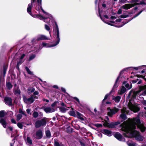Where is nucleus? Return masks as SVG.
I'll list each match as a JSON object with an SVG mask.
<instances>
[{"mask_svg":"<svg viewBox=\"0 0 146 146\" xmlns=\"http://www.w3.org/2000/svg\"><path fill=\"white\" fill-rule=\"evenodd\" d=\"M37 40L38 41L41 40H50V39L44 35H39L37 36Z\"/></svg>","mask_w":146,"mask_h":146,"instance_id":"4468645a","label":"nucleus"},{"mask_svg":"<svg viewBox=\"0 0 146 146\" xmlns=\"http://www.w3.org/2000/svg\"><path fill=\"white\" fill-rule=\"evenodd\" d=\"M121 98V97L119 96H117L116 97H113L112 99L114 100L115 102H118L120 101V100Z\"/></svg>","mask_w":146,"mask_h":146,"instance_id":"5701e85b","label":"nucleus"},{"mask_svg":"<svg viewBox=\"0 0 146 146\" xmlns=\"http://www.w3.org/2000/svg\"><path fill=\"white\" fill-rule=\"evenodd\" d=\"M137 77H141L142 78H143L145 81H146V78H144V76L141 75H137Z\"/></svg>","mask_w":146,"mask_h":146,"instance_id":"09e8293b","label":"nucleus"},{"mask_svg":"<svg viewBox=\"0 0 146 146\" xmlns=\"http://www.w3.org/2000/svg\"><path fill=\"white\" fill-rule=\"evenodd\" d=\"M38 93H39L38 91H35L34 92L33 95L35 96L38 95Z\"/></svg>","mask_w":146,"mask_h":146,"instance_id":"864d4df0","label":"nucleus"},{"mask_svg":"<svg viewBox=\"0 0 146 146\" xmlns=\"http://www.w3.org/2000/svg\"><path fill=\"white\" fill-rule=\"evenodd\" d=\"M99 15L100 17V18H101V19L103 21H104V20L102 19V13H101V12L100 11V10L99 9Z\"/></svg>","mask_w":146,"mask_h":146,"instance_id":"49530a36","label":"nucleus"},{"mask_svg":"<svg viewBox=\"0 0 146 146\" xmlns=\"http://www.w3.org/2000/svg\"><path fill=\"white\" fill-rule=\"evenodd\" d=\"M35 90V88H29L28 89V91L29 93L33 92Z\"/></svg>","mask_w":146,"mask_h":146,"instance_id":"72a5a7b5","label":"nucleus"},{"mask_svg":"<svg viewBox=\"0 0 146 146\" xmlns=\"http://www.w3.org/2000/svg\"><path fill=\"white\" fill-rule=\"evenodd\" d=\"M57 103V102H54L52 104L51 106L52 107H55Z\"/></svg>","mask_w":146,"mask_h":146,"instance_id":"3c124183","label":"nucleus"},{"mask_svg":"<svg viewBox=\"0 0 146 146\" xmlns=\"http://www.w3.org/2000/svg\"><path fill=\"white\" fill-rule=\"evenodd\" d=\"M145 90L144 92L141 93V94L143 96L146 95V85L143 86H140L139 88V90L136 92H134L133 90H131L128 95V97L129 98H131V99L135 98L136 95L139 94L143 90Z\"/></svg>","mask_w":146,"mask_h":146,"instance_id":"7ed1b4c3","label":"nucleus"},{"mask_svg":"<svg viewBox=\"0 0 146 146\" xmlns=\"http://www.w3.org/2000/svg\"><path fill=\"white\" fill-rule=\"evenodd\" d=\"M17 130H15V131H14L12 132L11 133V137H14L15 136L14 134H17Z\"/></svg>","mask_w":146,"mask_h":146,"instance_id":"ea45409f","label":"nucleus"},{"mask_svg":"<svg viewBox=\"0 0 146 146\" xmlns=\"http://www.w3.org/2000/svg\"><path fill=\"white\" fill-rule=\"evenodd\" d=\"M121 112L122 113L121 114L120 117L123 120H125L126 119L125 114L127 113L128 111L126 108H123L121 110Z\"/></svg>","mask_w":146,"mask_h":146,"instance_id":"9d476101","label":"nucleus"},{"mask_svg":"<svg viewBox=\"0 0 146 146\" xmlns=\"http://www.w3.org/2000/svg\"><path fill=\"white\" fill-rule=\"evenodd\" d=\"M13 92L15 94L17 95H19L20 93L19 89L18 87L14 88Z\"/></svg>","mask_w":146,"mask_h":146,"instance_id":"412c9836","label":"nucleus"},{"mask_svg":"<svg viewBox=\"0 0 146 146\" xmlns=\"http://www.w3.org/2000/svg\"><path fill=\"white\" fill-rule=\"evenodd\" d=\"M119 77H120V76H119L117 77V78L116 80V81L115 82V84H114V86H113V88H116L118 86V84L117 83V82L118 81Z\"/></svg>","mask_w":146,"mask_h":146,"instance_id":"c756f323","label":"nucleus"},{"mask_svg":"<svg viewBox=\"0 0 146 146\" xmlns=\"http://www.w3.org/2000/svg\"><path fill=\"white\" fill-rule=\"evenodd\" d=\"M22 115L21 114H18L17 115V120H19L22 117Z\"/></svg>","mask_w":146,"mask_h":146,"instance_id":"a19ab883","label":"nucleus"},{"mask_svg":"<svg viewBox=\"0 0 146 146\" xmlns=\"http://www.w3.org/2000/svg\"><path fill=\"white\" fill-rule=\"evenodd\" d=\"M60 111L62 112H64L66 110V109L64 107L59 108Z\"/></svg>","mask_w":146,"mask_h":146,"instance_id":"2f4dec72","label":"nucleus"},{"mask_svg":"<svg viewBox=\"0 0 146 146\" xmlns=\"http://www.w3.org/2000/svg\"><path fill=\"white\" fill-rule=\"evenodd\" d=\"M46 123V118L44 117L40 120H38L35 122V126L36 128L40 127L41 126L45 125Z\"/></svg>","mask_w":146,"mask_h":146,"instance_id":"423d86ee","label":"nucleus"},{"mask_svg":"<svg viewBox=\"0 0 146 146\" xmlns=\"http://www.w3.org/2000/svg\"><path fill=\"white\" fill-rule=\"evenodd\" d=\"M27 112L28 114H30L31 110L29 109H28L27 110Z\"/></svg>","mask_w":146,"mask_h":146,"instance_id":"0e129e2a","label":"nucleus"},{"mask_svg":"<svg viewBox=\"0 0 146 146\" xmlns=\"http://www.w3.org/2000/svg\"><path fill=\"white\" fill-rule=\"evenodd\" d=\"M73 98L76 100L79 103H80V101L79 99L77 98V97H74Z\"/></svg>","mask_w":146,"mask_h":146,"instance_id":"4d7b16f0","label":"nucleus"},{"mask_svg":"<svg viewBox=\"0 0 146 146\" xmlns=\"http://www.w3.org/2000/svg\"><path fill=\"white\" fill-rule=\"evenodd\" d=\"M114 124L115 126L117 125L118 124H119L120 123L119 122H117L115 123H114Z\"/></svg>","mask_w":146,"mask_h":146,"instance_id":"e2e57ef3","label":"nucleus"},{"mask_svg":"<svg viewBox=\"0 0 146 146\" xmlns=\"http://www.w3.org/2000/svg\"><path fill=\"white\" fill-rule=\"evenodd\" d=\"M121 21V19H117L115 21V22H120Z\"/></svg>","mask_w":146,"mask_h":146,"instance_id":"69168bd1","label":"nucleus"},{"mask_svg":"<svg viewBox=\"0 0 146 146\" xmlns=\"http://www.w3.org/2000/svg\"><path fill=\"white\" fill-rule=\"evenodd\" d=\"M119 110L118 109L115 108L112 109H111L110 108H108V110H109L108 113V115L110 117H112L113 115L117 113Z\"/></svg>","mask_w":146,"mask_h":146,"instance_id":"1a4fd4ad","label":"nucleus"},{"mask_svg":"<svg viewBox=\"0 0 146 146\" xmlns=\"http://www.w3.org/2000/svg\"><path fill=\"white\" fill-rule=\"evenodd\" d=\"M27 141L29 144L31 145L32 144V140L29 137H27Z\"/></svg>","mask_w":146,"mask_h":146,"instance_id":"f704fd0d","label":"nucleus"},{"mask_svg":"<svg viewBox=\"0 0 146 146\" xmlns=\"http://www.w3.org/2000/svg\"><path fill=\"white\" fill-rule=\"evenodd\" d=\"M120 17L121 18H125L127 17V15H122Z\"/></svg>","mask_w":146,"mask_h":146,"instance_id":"052dcab7","label":"nucleus"},{"mask_svg":"<svg viewBox=\"0 0 146 146\" xmlns=\"http://www.w3.org/2000/svg\"><path fill=\"white\" fill-rule=\"evenodd\" d=\"M45 29L48 31H49L50 30V28L49 26L46 25H45Z\"/></svg>","mask_w":146,"mask_h":146,"instance_id":"37998d69","label":"nucleus"},{"mask_svg":"<svg viewBox=\"0 0 146 146\" xmlns=\"http://www.w3.org/2000/svg\"><path fill=\"white\" fill-rule=\"evenodd\" d=\"M23 61L22 60H21L20 59L19 61L17 62V66H18L19 65H20L22 64V63L23 62Z\"/></svg>","mask_w":146,"mask_h":146,"instance_id":"de8ad7c7","label":"nucleus"},{"mask_svg":"<svg viewBox=\"0 0 146 146\" xmlns=\"http://www.w3.org/2000/svg\"><path fill=\"white\" fill-rule=\"evenodd\" d=\"M128 106L129 109L134 112H137L139 110V108L132 99L130 100L128 104Z\"/></svg>","mask_w":146,"mask_h":146,"instance_id":"39448f33","label":"nucleus"},{"mask_svg":"<svg viewBox=\"0 0 146 146\" xmlns=\"http://www.w3.org/2000/svg\"><path fill=\"white\" fill-rule=\"evenodd\" d=\"M37 1L39 5V6H40L41 10L43 12V13L45 14V15L43 16L44 17H45L44 19H44V22L46 23H47L48 22L46 21L45 19H47L48 18L50 19V17L52 18V17L50 14L46 12L42 9L41 5V4L42 0H37Z\"/></svg>","mask_w":146,"mask_h":146,"instance_id":"0eeeda50","label":"nucleus"},{"mask_svg":"<svg viewBox=\"0 0 146 146\" xmlns=\"http://www.w3.org/2000/svg\"><path fill=\"white\" fill-rule=\"evenodd\" d=\"M35 56H36L35 54H32V55H31L29 56V60L31 61V60H33V59L34 58H35Z\"/></svg>","mask_w":146,"mask_h":146,"instance_id":"c9c22d12","label":"nucleus"},{"mask_svg":"<svg viewBox=\"0 0 146 146\" xmlns=\"http://www.w3.org/2000/svg\"><path fill=\"white\" fill-rule=\"evenodd\" d=\"M38 115V112L35 111L34 112L33 114V117L35 118L37 117Z\"/></svg>","mask_w":146,"mask_h":146,"instance_id":"58836bf2","label":"nucleus"},{"mask_svg":"<svg viewBox=\"0 0 146 146\" xmlns=\"http://www.w3.org/2000/svg\"><path fill=\"white\" fill-rule=\"evenodd\" d=\"M55 27L54 28V34L55 35L56 37V38L57 41L56 43L53 45L49 46V44L47 43L43 42L42 45L43 47H50L55 46L58 44L60 41L59 37V31L57 23L55 22Z\"/></svg>","mask_w":146,"mask_h":146,"instance_id":"f03ea898","label":"nucleus"},{"mask_svg":"<svg viewBox=\"0 0 146 146\" xmlns=\"http://www.w3.org/2000/svg\"><path fill=\"white\" fill-rule=\"evenodd\" d=\"M0 123L3 125V127L6 128V127L7 123L5 120L3 119H1L0 120Z\"/></svg>","mask_w":146,"mask_h":146,"instance_id":"aec40b11","label":"nucleus"},{"mask_svg":"<svg viewBox=\"0 0 146 146\" xmlns=\"http://www.w3.org/2000/svg\"><path fill=\"white\" fill-rule=\"evenodd\" d=\"M44 111L47 113H49L54 112L55 110L53 108L46 107L44 109Z\"/></svg>","mask_w":146,"mask_h":146,"instance_id":"2eb2a0df","label":"nucleus"},{"mask_svg":"<svg viewBox=\"0 0 146 146\" xmlns=\"http://www.w3.org/2000/svg\"><path fill=\"white\" fill-rule=\"evenodd\" d=\"M19 112L20 113H21L23 114L24 115L25 113L23 111H22L21 109H19Z\"/></svg>","mask_w":146,"mask_h":146,"instance_id":"5fc2aeb1","label":"nucleus"},{"mask_svg":"<svg viewBox=\"0 0 146 146\" xmlns=\"http://www.w3.org/2000/svg\"><path fill=\"white\" fill-rule=\"evenodd\" d=\"M18 127L20 128L21 129L23 128V125L21 123H18L17 124Z\"/></svg>","mask_w":146,"mask_h":146,"instance_id":"79ce46f5","label":"nucleus"},{"mask_svg":"<svg viewBox=\"0 0 146 146\" xmlns=\"http://www.w3.org/2000/svg\"><path fill=\"white\" fill-rule=\"evenodd\" d=\"M5 103L9 106H11L12 104V100L9 97H5L4 99Z\"/></svg>","mask_w":146,"mask_h":146,"instance_id":"f8f14e48","label":"nucleus"},{"mask_svg":"<svg viewBox=\"0 0 146 146\" xmlns=\"http://www.w3.org/2000/svg\"><path fill=\"white\" fill-rule=\"evenodd\" d=\"M12 143H11L10 144L11 146H13L14 143L15 142V140L13 139L12 140Z\"/></svg>","mask_w":146,"mask_h":146,"instance_id":"6e6d98bb","label":"nucleus"},{"mask_svg":"<svg viewBox=\"0 0 146 146\" xmlns=\"http://www.w3.org/2000/svg\"><path fill=\"white\" fill-rule=\"evenodd\" d=\"M102 133L109 136H110L111 135V132L107 129L103 130L102 131Z\"/></svg>","mask_w":146,"mask_h":146,"instance_id":"6ab92c4d","label":"nucleus"},{"mask_svg":"<svg viewBox=\"0 0 146 146\" xmlns=\"http://www.w3.org/2000/svg\"><path fill=\"white\" fill-rule=\"evenodd\" d=\"M54 146H63V145L62 143H59L55 141L54 142Z\"/></svg>","mask_w":146,"mask_h":146,"instance_id":"7c9ffc66","label":"nucleus"},{"mask_svg":"<svg viewBox=\"0 0 146 146\" xmlns=\"http://www.w3.org/2000/svg\"><path fill=\"white\" fill-rule=\"evenodd\" d=\"M119 2L121 3H126V0H119Z\"/></svg>","mask_w":146,"mask_h":146,"instance_id":"603ef678","label":"nucleus"},{"mask_svg":"<svg viewBox=\"0 0 146 146\" xmlns=\"http://www.w3.org/2000/svg\"><path fill=\"white\" fill-rule=\"evenodd\" d=\"M126 91V89L123 86L118 91V94L121 95L124 93Z\"/></svg>","mask_w":146,"mask_h":146,"instance_id":"a211bd4d","label":"nucleus"},{"mask_svg":"<svg viewBox=\"0 0 146 146\" xmlns=\"http://www.w3.org/2000/svg\"><path fill=\"white\" fill-rule=\"evenodd\" d=\"M46 134L47 137H50V132L49 130H47L46 131Z\"/></svg>","mask_w":146,"mask_h":146,"instance_id":"e433bc0d","label":"nucleus"},{"mask_svg":"<svg viewBox=\"0 0 146 146\" xmlns=\"http://www.w3.org/2000/svg\"><path fill=\"white\" fill-rule=\"evenodd\" d=\"M61 90L62 92H66V90L65 88H61Z\"/></svg>","mask_w":146,"mask_h":146,"instance_id":"338daca9","label":"nucleus"},{"mask_svg":"<svg viewBox=\"0 0 146 146\" xmlns=\"http://www.w3.org/2000/svg\"><path fill=\"white\" fill-rule=\"evenodd\" d=\"M7 69V67L6 66H5L3 67V73L5 75L6 73V71Z\"/></svg>","mask_w":146,"mask_h":146,"instance_id":"a18cd8bd","label":"nucleus"},{"mask_svg":"<svg viewBox=\"0 0 146 146\" xmlns=\"http://www.w3.org/2000/svg\"><path fill=\"white\" fill-rule=\"evenodd\" d=\"M142 103L144 105H146V100H144L143 102Z\"/></svg>","mask_w":146,"mask_h":146,"instance_id":"774afa93","label":"nucleus"},{"mask_svg":"<svg viewBox=\"0 0 146 146\" xmlns=\"http://www.w3.org/2000/svg\"><path fill=\"white\" fill-rule=\"evenodd\" d=\"M127 144L128 146H136V144L132 141H128Z\"/></svg>","mask_w":146,"mask_h":146,"instance_id":"b1692460","label":"nucleus"},{"mask_svg":"<svg viewBox=\"0 0 146 146\" xmlns=\"http://www.w3.org/2000/svg\"><path fill=\"white\" fill-rule=\"evenodd\" d=\"M6 86L8 89L9 90L11 89L12 88L13 86L11 83L10 82H7V83Z\"/></svg>","mask_w":146,"mask_h":146,"instance_id":"bb28decb","label":"nucleus"},{"mask_svg":"<svg viewBox=\"0 0 146 146\" xmlns=\"http://www.w3.org/2000/svg\"><path fill=\"white\" fill-rule=\"evenodd\" d=\"M104 125L105 126L109 128H113L115 127L114 123H110L106 121H105L104 123Z\"/></svg>","mask_w":146,"mask_h":146,"instance_id":"dca6fc26","label":"nucleus"},{"mask_svg":"<svg viewBox=\"0 0 146 146\" xmlns=\"http://www.w3.org/2000/svg\"><path fill=\"white\" fill-rule=\"evenodd\" d=\"M25 54H23L22 56H21V58H20V59L21 60H22V59L25 56Z\"/></svg>","mask_w":146,"mask_h":146,"instance_id":"680f3d73","label":"nucleus"},{"mask_svg":"<svg viewBox=\"0 0 146 146\" xmlns=\"http://www.w3.org/2000/svg\"><path fill=\"white\" fill-rule=\"evenodd\" d=\"M136 125L141 132H144L146 129L143 123H141L139 117L130 119L129 118L127 121H125L120 125L121 130L124 132L123 135L126 137L129 138L135 137L138 141L143 140L142 137L139 132L135 130Z\"/></svg>","mask_w":146,"mask_h":146,"instance_id":"f257e3e1","label":"nucleus"},{"mask_svg":"<svg viewBox=\"0 0 146 146\" xmlns=\"http://www.w3.org/2000/svg\"><path fill=\"white\" fill-rule=\"evenodd\" d=\"M25 68L28 74L31 75H32L33 74V73L29 70L28 67H25Z\"/></svg>","mask_w":146,"mask_h":146,"instance_id":"4c0bfd02","label":"nucleus"},{"mask_svg":"<svg viewBox=\"0 0 146 146\" xmlns=\"http://www.w3.org/2000/svg\"><path fill=\"white\" fill-rule=\"evenodd\" d=\"M11 122L13 123H15V124L16 123V121H15V120L13 119H11Z\"/></svg>","mask_w":146,"mask_h":146,"instance_id":"bf43d9fd","label":"nucleus"},{"mask_svg":"<svg viewBox=\"0 0 146 146\" xmlns=\"http://www.w3.org/2000/svg\"><path fill=\"white\" fill-rule=\"evenodd\" d=\"M134 6V5L133 4H127L123 5L121 8L125 10H127Z\"/></svg>","mask_w":146,"mask_h":146,"instance_id":"ddd939ff","label":"nucleus"},{"mask_svg":"<svg viewBox=\"0 0 146 146\" xmlns=\"http://www.w3.org/2000/svg\"><path fill=\"white\" fill-rule=\"evenodd\" d=\"M77 113L78 118L80 119L81 120L83 121L84 120V119L82 117V115L80 113L77 112Z\"/></svg>","mask_w":146,"mask_h":146,"instance_id":"473e14b6","label":"nucleus"},{"mask_svg":"<svg viewBox=\"0 0 146 146\" xmlns=\"http://www.w3.org/2000/svg\"><path fill=\"white\" fill-rule=\"evenodd\" d=\"M146 67V65H143L140 66L138 67H130V68H133L134 69L136 70H137L139 69H143L144 68Z\"/></svg>","mask_w":146,"mask_h":146,"instance_id":"4be33fe9","label":"nucleus"},{"mask_svg":"<svg viewBox=\"0 0 146 146\" xmlns=\"http://www.w3.org/2000/svg\"><path fill=\"white\" fill-rule=\"evenodd\" d=\"M6 114L5 111L2 110L0 111V118L3 117Z\"/></svg>","mask_w":146,"mask_h":146,"instance_id":"c85d7f7f","label":"nucleus"},{"mask_svg":"<svg viewBox=\"0 0 146 146\" xmlns=\"http://www.w3.org/2000/svg\"><path fill=\"white\" fill-rule=\"evenodd\" d=\"M70 114L72 116H75L76 115V114L74 111V110L73 108H72V110L70 111Z\"/></svg>","mask_w":146,"mask_h":146,"instance_id":"cd10ccee","label":"nucleus"},{"mask_svg":"<svg viewBox=\"0 0 146 146\" xmlns=\"http://www.w3.org/2000/svg\"><path fill=\"white\" fill-rule=\"evenodd\" d=\"M114 137L118 140L120 141H124L125 138L119 133H117L114 134Z\"/></svg>","mask_w":146,"mask_h":146,"instance_id":"9b49d317","label":"nucleus"},{"mask_svg":"<svg viewBox=\"0 0 146 146\" xmlns=\"http://www.w3.org/2000/svg\"><path fill=\"white\" fill-rule=\"evenodd\" d=\"M13 130V128L11 126L8 127L6 129V131L8 134H10L11 133L10 131H12Z\"/></svg>","mask_w":146,"mask_h":146,"instance_id":"393cba45","label":"nucleus"},{"mask_svg":"<svg viewBox=\"0 0 146 146\" xmlns=\"http://www.w3.org/2000/svg\"><path fill=\"white\" fill-rule=\"evenodd\" d=\"M36 0H31V3L29 4L28 5V8L27 9L28 13L32 17L35 18H38L40 20H42L44 19L45 17H44L41 14H33L31 12V9L34 3Z\"/></svg>","mask_w":146,"mask_h":146,"instance_id":"20e7f679","label":"nucleus"},{"mask_svg":"<svg viewBox=\"0 0 146 146\" xmlns=\"http://www.w3.org/2000/svg\"><path fill=\"white\" fill-rule=\"evenodd\" d=\"M123 84L124 85L126 88H127L128 89H130L132 88L131 85H129V84L127 83L126 82H123Z\"/></svg>","mask_w":146,"mask_h":146,"instance_id":"a878e982","label":"nucleus"},{"mask_svg":"<svg viewBox=\"0 0 146 146\" xmlns=\"http://www.w3.org/2000/svg\"><path fill=\"white\" fill-rule=\"evenodd\" d=\"M36 136L37 139H40L42 137V132L41 130H39L36 132Z\"/></svg>","mask_w":146,"mask_h":146,"instance_id":"f3484780","label":"nucleus"},{"mask_svg":"<svg viewBox=\"0 0 146 146\" xmlns=\"http://www.w3.org/2000/svg\"><path fill=\"white\" fill-rule=\"evenodd\" d=\"M108 96V94H107L105 96V97H104V99L102 101V103L103 104L104 103V101L105 100H106Z\"/></svg>","mask_w":146,"mask_h":146,"instance_id":"8fccbe9b","label":"nucleus"},{"mask_svg":"<svg viewBox=\"0 0 146 146\" xmlns=\"http://www.w3.org/2000/svg\"><path fill=\"white\" fill-rule=\"evenodd\" d=\"M121 13H122L121 9H119L117 13L118 14H121Z\"/></svg>","mask_w":146,"mask_h":146,"instance_id":"13d9d810","label":"nucleus"},{"mask_svg":"<svg viewBox=\"0 0 146 146\" xmlns=\"http://www.w3.org/2000/svg\"><path fill=\"white\" fill-rule=\"evenodd\" d=\"M36 97L35 96L32 95L29 98H27L25 97H23V98L24 101L25 103L30 104L33 102L34 101V99Z\"/></svg>","mask_w":146,"mask_h":146,"instance_id":"6e6552de","label":"nucleus"},{"mask_svg":"<svg viewBox=\"0 0 146 146\" xmlns=\"http://www.w3.org/2000/svg\"><path fill=\"white\" fill-rule=\"evenodd\" d=\"M95 126L98 127H102V125L101 124L97 123L95 124Z\"/></svg>","mask_w":146,"mask_h":146,"instance_id":"c03bdc74","label":"nucleus"}]
</instances>
